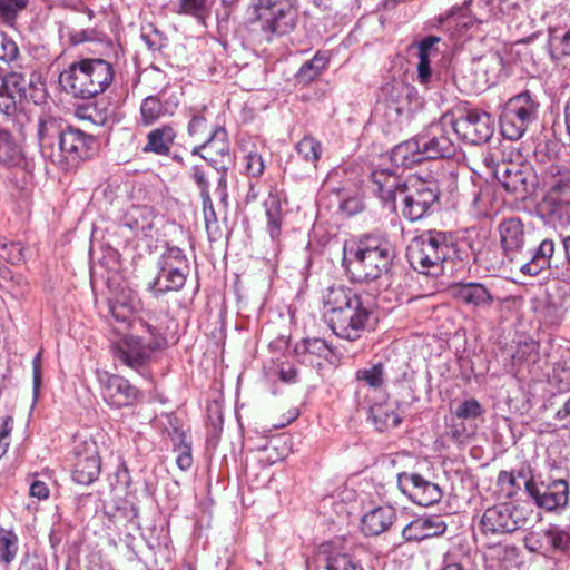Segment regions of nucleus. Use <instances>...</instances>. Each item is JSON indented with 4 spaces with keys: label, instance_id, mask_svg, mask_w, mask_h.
Returning a JSON list of instances; mask_svg holds the SVG:
<instances>
[{
    "label": "nucleus",
    "instance_id": "9",
    "mask_svg": "<svg viewBox=\"0 0 570 570\" xmlns=\"http://www.w3.org/2000/svg\"><path fill=\"white\" fill-rule=\"evenodd\" d=\"M494 178L515 200H525L534 193L538 183L529 165L505 159L495 164Z\"/></svg>",
    "mask_w": 570,
    "mask_h": 570
},
{
    "label": "nucleus",
    "instance_id": "16",
    "mask_svg": "<svg viewBox=\"0 0 570 570\" xmlns=\"http://www.w3.org/2000/svg\"><path fill=\"white\" fill-rule=\"evenodd\" d=\"M530 498L539 508L548 511L563 508L569 500V484L563 478L542 475Z\"/></svg>",
    "mask_w": 570,
    "mask_h": 570
},
{
    "label": "nucleus",
    "instance_id": "17",
    "mask_svg": "<svg viewBox=\"0 0 570 570\" xmlns=\"http://www.w3.org/2000/svg\"><path fill=\"white\" fill-rule=\"evenodd\" d=\"M76 462L72 469V480L82 485L95 482L100 474V458L95 443L77 445L73 449Z\"/></svg>",
    "mask_w": 570,
    "mask_h": 570
},
{
    "label": "nucleus",
    "instance_id": "4",
    "mask_svg": "<svg viewBox=\"0 0 570 570\" xmlns=\"http://www.w3.org/2000/svg\"><path fill=\"white\" fill-rule=\"evenodd\" d=\"M324 305L328 326L337 337L351 342L361 337L370 311L356 293L344 286H331L324 295Z\"/></svg>",
    "mask_w": 570,
    "mask_h": 570
},
{
    "label": "nucleus",
    "instance_id": "59",
    "mask_svg": "<svg viewBox=\"0 0 570 570\" xmlns=\"http://www.w3.org/2000/svg\"><path fill=\"white\" fill-rule=\"evenodd\" d=\"M23 278L20 275H14L12 271L6 265V262L0 261V288L11 291L22 283Z\"/></svg>",
    "mask_w": 570,
    "mask_h": 570
},
{
    "label": "nucleus",
    "instance_id": "15",
    "mask_svg": "<svg viewBox=\"0 0 570 570\" xmlns=\"http://www.w3.org/2000/svg\"><path fill=\"white\" fill-rule=\"evenodd\" d=\"M111 348L118 362L145 376L147 364L157 346L144 343L140 337L126 335L119 342L112 343Z\"/></svg>",
    "mask_w": 570,
    "mask_h": 570
},
{
    "label": "nucleus",
    "instance_id": "19",
    "mask_svg": "<svg viewBox=\"0 0 570 570\" xmlns=\"http://www.w3.org/2000/svg\"><path fill=\"white\" fill-rule=\"evenodd\" d=\"M193 155H199L205 160L225 168V159L230 160L229 142L224 127L215 126L202 144L193 148Z\"/></svg>",
    "mask_w": 570,
    "mask_h": 570
},
{
    "label": "nucleus",
    "instance_id": "8",
    "mask_svg": "<svg viewBox=\"0 0 570 570\" xmlns=\"http://www.w3.org/2000/svg\"><path fill=\"white\" fill-rule=\"evenodd\" d=\"M416 136L426 160L451 158L456 154L458 144L452 126V115H443L438 121L424 127Z\"/></svg>",
    "mask_w": 570,
    "mask_h": 570
},
{
    "label": "nucleus",
    "instance_id": "35",
    "mask_svg": "<svg viewBox=\"0 0 570 570\" xmlns=\"http://www.w3.org/2000/svg\"><path fill=\"white\" fill-rule=\"evenodd\" d=\"M556 245L550 238L543 239L531 255L530 261L520 266V272L528 276H537L543 269L551 267Z\"/></svg>",
    "mask_w": 570,
    "mask_h": 570
},
{
    "label": "nucleus",
    "instance_id": "33",
    "mask_svg": "<svg viewBox=\"0 0 570 570\" xmlns=\"http://www.w3.org/2000/svg\"><path fill=\"white\" fill-rule=\"evenodd\" d=\"M176 137V129L170 124L154 128L147 134L142 151L158 156H169Z\"/></svg>",
    "mask_w": 570,
    "mask_h": 570
},
{
    "label": "nucleus",
    "instance_id": "41",
    "mask_svg": "<svg viewBox=\"0 0 570 570\" xmlns=\"http://www.w3.org/2000/svg\"><path fill=\"white\" fill-rule=\"evenodd\" d=\"M1 85L4 90H10L19 99H31L37 102V97L33 94L27 92V77L21 72L11 71L1 78Z\"/></svg>",
    "mask_w": 570,
    "mask_h": 570
},
{
    "label": "nucleus",
    "instance_id": "42",
    "mask_svg": "<svg viewBox=\"0 0 570 570\" xmlns=\"http://www.w3.org/2000/svg\"><path fill=\"white\" fill-rule=\"evenodd\" d=\"M19 539L12 530L0 528V561L10 564L18 552Z\"/></svg>",
    "mask_w": 570,
    "mask_h": 570
},
{
    "label": "nucleus",
    "instance_id": "25",
    "mask_svg": "<svg viewBox=\"0 0 570 570\" xmlns=\"http://www.w3.org/2000/svg\"><path fill=\"white\" fill-rule=\"evenodd\" d=\"M452 18L458 17L456 23L468 27L473 22L483 23L494 18L493 0H469L463 7H453Z\"/></svg>",
    "mask_w": 570,
    "mask_h": 570
},
{
    "label": "nucleus",
    "instance_id": "49",
    "mask_svg": "<svg viewBox=\"0 0 570 570\" xmlns=\"http://www.w3.org/2000/svg\"><path fill=\"white\" fill-rule=\"evenodd\" d=\"M484 413V410L480 402L473 397L464 400L461 402L455 411L454 414L456 417L462 420H474L480 417Z\"/></svg>",
    "mask_w": 570,
    "mask_h": 570
},
{
    "label": "nucleus",
    "instance_id": "5",
    "mask_svg": "<svg viewBox=\"0 0 570 570\" xmlns=\"http://www.w3.org/2000/svg\"><path fill=\"white\" fill-rule=\"evenodd\" d=\"M454 253L451 235L440 230H428L414 237L407 246V261L413 269L424 275L436 276L443 263Z\"/></svg>",
    "mask_w": 570,
    "mask_h": 570
},
{
    "label": "nucleus",
    "instance_id": "26",
    "mask_svg": "<svg viewBox=\"0 0 570 570\" xmlns=\"http://www.w3.org/2000/svg\"><path fill=\"white\" fill-rule=\"evenodd\" d=\"M441 41L438 36H426L420 41L415 42L411 48H415L417 50L416 56L419 58V62L416 66L417 71V81L421 85L430 86L435 79L431 68V58L438 55L436 45Z\"/></svg>",
    "mask_w": 570,
    "mask_h": 570
},
{
    "label": "nucleus",
    "instance_id": "43",
    "mask_svg": "<svg viewBox=\"0 0 570 570\" xmlns=\"http://www.w3.org/2000/svg\"><path fill=\"white\" fill-rule=\"evenodd\" d=\"M140 39L151 52H159L167 46V37L153 23L141 26Z\"/></svg>",
    "mask_w": 570,
    "mask_h": 570
},
{
    "label": "nucleus",
    "instance_id": "22",
    "mask_svg": "<svg viewBox=\"0 0 570 570\" xmlns=\"http://www.w3.org/2000/svg\"><path fill=\"white\" fill-rule=\"evenodd\" d=\"M446 523L441 515L421 517L409 522L401 532L403 542H421L440 537L446 531Z\"/></svg>",
    "mask_w": 570,
    "mask_h": 570
},
{
    "label": "nucleus",
    "instance_id": "36",
    "mask_svg": "<svg viewBox=\"0 0 570 570\" xmlns=\"http://www.w3.org/2000/svg\"><path fill=\"white\" fill-rule=\"evenodd\" d=\"M397 404L391 402L375 403L370 406V416L375 429L380 432L399 426L402 421L397 413Z\"/></svg>",
    "mask_w": 570,
    "mask_h": 570
},
{
    "label": "nucleus",
    "instance_id": "62",
    "mask_svg": "<svg viewBox=\"0 0 570 570\" xmlns=\"http://www.w3.org/2000/svg\"><path fill=\"white\" fill-rule=\"evenodd\" d=\"M168 436L173 443L174 451L181 450L183 446H191V441L187 433L177 424H173L168 430Z\"/></svg>",
    "mask_w": 570,
    "mask_h": 570
},
{
    "label": "nucleus",
    "instance_id": "48",
    "mask_svg": "<svg viewBox=\"0 0 570 570\" xmlns=\"http://www.w3.org/2000/svg\"><path fill=\"white\" fill-rule=\"evenodd\" d=\"M549 384L554 387L559 393L570 390V367L562 363H557L553 366L552 373L549 376Z\"/></svg>",
    "mask_w": 570,
    "mask_h": 570
},
{
    "label": "nucleus",
    "instance_id": "39",
    "mask_svg": "<svg viewBox=\"0 0 570 570\" xmlns=\"http://www.w3.org/2000/svg\"><path fill=\"white\" fill-rule=\"evenodd\" d=\"M263 206L267 218V229L271 237L274 239L281 233L283 218L281 199L277 195L269 191V195L264 202Z\"/></svg>",
    "mask_w": 570,
    "mask_h": 570
},
{
    "label": "nucleus",
    "instance_id": "38",
    "mask_svg": "<svg viewBox=\"0 0 570 570\" xmlns=\"http://www.w3.org/2000/svg\"><path fill=\"white\" fill-rule=\"evenodd\" d=\"M328 58L321 52H316L314 57L305 61L295 75L296 82L308 85L314 81L327 67Z\"/></svg>",
    "mask_w": 570,
    "mask_h": 570
},
{
    "label": "nucleus",
    "instance_id": "34",
    "mask_svg": "<svg viewBox=\"0 0 570 570\" xmlns=\"http://www.w3.org/2000/svg\"><path fill=\"white\" fill-rule=\"evenodd\" d=\"M391 161L396 167L412 168L425 159L417 136L396 145L391 151Z\"/></svg>",
    "mask_w": 570,
    "mask_h": 570
},
{
    "label": "nucleus",
    "instance_id": "12",
    "mask_svg": "<svg viewBox=\"0 0 570 570\" xmlns=\"http://www.w3.org/2000/svg\"><path fill=\"white\" fill-rule=\"evenodd\" d=\"M181 95L179 88L165 86L156 95L145 97L139 107V122L144 127H149L165 117L174 116L180 104Z\"/></svg>",
    "mask_w": 570,
    "mask_h": 570
},
{
    "label": "nucleus",
    "instance_id": "60",
    "mask_svg": "<svg viewBox=\"0 0 570 570\" xmlns=\"http://www.w3.org/2000/svg\"><path fill=\"white\" fill-rule=\"evenodd\" d=\"M22 100L13 95L10 90H4V86L0 85V111L11 116L17 110L18 102Z\"/></svg>",
    "mask_w": 570,
    "mask_h": 570
},
{
    "label": "nucleus",
    "instance_id": "21",
    "mask_svg": "<svg viewBox=\"0 0 570 570\" xmlns=\"http://www.w3.org/2000/svg\"><path fill=\"white\" fill-rule=\"evenodd\" d=\"M501 248L505 256L513 257L521 253L527 243L525 226L519 217H509L498 226Z\"/></svg>",
    "mask_w": 570,
    "mask_h": 570
},
{
    "label": "nucleus",
    "instance_id": "32",
    "mask_svg": "<svg viewBox=\"0 0 570 570\" xmlns=\"http://www.w3.org/2000/svg\"><path fill=\"white\" fill-rule=\"evenodd\" d=\"M543 184L549 196H570V167L552 163L542 173Z\"/></svg>",
    "mask_w": 570,
    "mask_h": 570
},
{
    "label": "nucleus",
    "instance_id": "31",
    "mask_svg": "<svg viewBox=\"0 0 570 570\" xmlns=\"http://www.w3.org/2000/svg\"><path fill=\"white\" fill-rule=\"evenodd\" d=\"M94 97L105 92L114 81L115 70L110 62L101 58H85Z\"/></svg>",
    "mask_w": 570,
    "mask_h": 570
},
{
    "label": "nucleus",
    "instance_id": "13",
    "mask_svg": "<svg viewBox=\"0 0 570 570\" xmlns=\"http://www.w3.org/2000/svg\"><path fill=\"white\" fill-rule=\"evenodd\" d=\"M452 126L455 137L471 145L487 142L494 131L490 114L479 110H469L459 118L452 116Z\"/></svg>",
    "mask_w": 570,
    "mask_h": 570
},
{
    "label": "nucleus",
    "instance_id": "20",
    "mask_svg": "<svg viewBox=\"0 0 570 570\" xmlns=\"http://www.w3.org/2000/svg\"><path fill=\"white\" fill-rule=\"evenodd\" d=\"M59 83L62 89L76 98H94L85 59L71 63L60 72Z\"/></svg>",
    "mask_w": 570,
    "mask_h": 570
},
{
    "label": "nucleus",
    "instance_id": "55",
    "mask_svg": "<svg viewBox=\"0 0 570 570\" xmlns=\"http://www.w3.org/2000/svg\"><path fill=\"white\" fill-rule=\"evenodd\" d=\"M498 483L502 490H507V497L512 498L521 490L523 484L517 480L514 471H501L498 475Z\"/></svg>",
    "mask_w": 570,
    "mask_h": 570
},
{
    "label": "nucleus",
    "instance_id": "53",
    "mask_svg": "<svg viewBox=\"0 0 570 570\" xmlns=\"http://www.w3.org/2000/svg\"><path fill=\"white\" fill-rule=\"evenodd\" d=\"M23 259V247L20 243L0 242V261L10 264H18Z\"/></svg>",
    "mask_w": 570,
    "mask_h": 570
},
{
    "label": "nucleus",
    "instance_id": "54",
    "mask_svg": "<svg viewBox=\"0 0 570 570\" xmlns=\"http://www.w3.org/2000/svg\"><path fill=\"white\" fill-rule=\"evenodd\" d=\"M514 472L517 480H519L523 484V488L529 497L530 494H532L535 484L543 475L541 473L534 475L532 473L530 465L527 464H523L520 469L515 470Z\"/></svg>",
    "mask_w": 570,
    "mask_h": 570
},
{
    "label": "nucleus",
    "instance_id": "51",
    "mask_svg": "<svg viewBox=\"0 0 570 570\" xmlns=\"http://www.w3.org/2000/svg\"><path fill=\"white\" fill-rule=\"evenodd\" d=\"M202 203L206 230L210 238L216 237L220 230L210 196L202 198Z\"/></svg>",
    "mask_w": 570,
    "mask_h": 570
},
{
    "label": "nucleus",
    "instance_id": "44",
    "mask_svg": "<svg viewBox=\"0 0 570 570\" xmlns=\"http://www.w3.org/2000/svg\"><path fill=\"white\" fill-rule=\"evenodd\" d=\"M210 9L209 0H179L176 12L178 14L191 16L196 20L204 22Z\"/></svg>",
    "mask_w": 570,
    "mask_h": 570
},
{
    "label": "nucleus",
    "instance_id": "7",
    "mask_svg": "<svg viewBox=\"0 0 570 570\" xmlns=\"http://www.w3.org/2000/svg\"><path fill=\"white\" fill-rule=\"evenodd\" d=\"M540 101L530 90L512 96L500 115L502 135L509 140L520 139L539 118Z\"/></svg>",
    "mask_w": 570,
    "mask_h": 570
},
{
    "label": "nucleus",
    "instance_id": "57",
    "mask_svg": "<svg viewBox=\"0 0 570 570\" xmlns=\"http://www.w3.org/2000/svg\"><path fill=\"white\" fill-rule=\"evenodd\" d=\"M207 130H208V126H207L206 118L200 114L194 115L191 117V119L189 120V124L187 127V132H188L189 137L195 138L197 140H200V139L204 140L207 137L206 136Z\"/></svg>",
    "mask_w": 570,
    "mask_h": 570
},
{
    "label": "nucleus",
    "instance_id": "18",
    "mask_svg": "<svg viewBox=\"0 0 570 570\" xmlns=\"http://www.w3.org/2000/svg\"><path fill=\"white\" fill-rule=\"evenodd\" d=\"M100 377L101 395L106 403L114 407L132 405L139 397V391L125 377L106 374Z\"/></svg>",
    "mask_w": 570,
    "mask_h": 570
},
{
    "label": "nucleus",
    "instance_id": "10",
    "mask_svg": "<svg viewBox=\"0 0 570 570\" xmlns=\"http://www.w3.org/2000/svg\"><path fill=\"white\" fill-rule=\"evenodd\" d=\"M252 12V22L263 31L285 35L295 26V12L287 0H258Z\"/></svg>",
    "mask_w": 570,
    "mask_h": 570
},
{
    "label": "nucleus",
    "instance_id": "52",
    "mask_svg": "<svg viewBox=\"0 0 570 570\" xmlns=\"http://www.w3.org/2000/svg\"><path fill=\"white\" fill-rule=\"evenodd\" d=\"M19 57V48L6 32L0 31V60L6 63L14 62Z\"/></svg>",
    "mask_w": 570,
    "mask_h": 570
},
{
    "label": "nucleus",
    "instance_id": "61",
    "mask_svg": "<svg viewBox=\"0 0 570 570\" xmlns=\"http://www.w3.org/2000/svg\"><path fill=\"white\" fill-rule=\"evenodd\" d=\"M42 384V352L39 351L32 360V393L37 401Z\"/></svg>",
    "mask_w": 570,
    "mask_h": 570
},
{
    "label": "nucleus",
    "instance_id": "28",
    "mask_svg": "<svg viewBox=\"0 0 570 570\" xmlns=\"http://www.w3.org/2000/svg\"><path fill=\"white\" fill-rule=\"evenodd\" d=\"M472 69L481 76V83L475 89L482 90L483 87L493 86L500 80L504 71V61L498 51H490L473 60Z\"/></svg>",
    "mask_w": 570,
    "mask_h": 570
},
{
    "label": "nucleus",
    "instance_id": "14",
    "mask_svg": "<svg viewBox=\"0 0 570 570\" xmlns=\"http://www.w3.org/2000/svg\"><path fill=\"white\" fill-rule=\"evenodd\" d=\"M399 490L413 503L422 507L433 505L442 499L441 488L415 472L397 474Z\"/></svg>",
    "mask_w": 570,
    "mask_h": 570
},
{
    "label": "nucleus",
    "instance_id": "29",
    "mask_svg": "<svg viewBox=\"0 0 570 570\" xmlns=\"http://www.w3.org/2000/svg\"><path fill=\"white\" fill-rule=\"evenodd\" d=\"M539 212L541 216L554 226L566 227L570 225V196L544 195Z\"/></svg>",
    "mask_w": 570,
    "mask_h": 570
},
{
    "label": "nucleus",
    "instance_id": "37",
    "mask_svg": "<svg viewBox=\"0 0 570 570\" xmlns=\"http://www.w3.org/2000/svg\"><path fill=\"white\" fill-rule=\"evenodd\" d=\"M138 308L134 306L130 292H121L117 297L108 301L106 315L119 324L127 326L132 313Z\"/></svg>",
    "mask_w": 570,
    "mask_h": 570
},
{
    "label": "nucleus",
    "instance_id": "46",
    "mask_svg": "<svg viewBox=\"0 0 570 570\" xmlns=\"http://www.w3.org/2000/svg\"><path fill=\"white\" fill-rule=\"evenodd\" d=\"M549 53L552 60L559 61L570 56V28L562 35H551L548 42Z\"/></svg>",
    "mask_w": 570,
    "mask_h": 570
},
{
    "label": "nucleus",
    "instance_id": "2",
    "mask_svg": "<svg viewBox=\"0 0 570 570\" xmlns=\"http://www.w3.org/2000/svg\"><path fill=\"white\" fill-rule=\"evenodd\" d=\"M38 140L42 157L62 171H72L88 160L96 149V138L53 117L40 118Z\"/></svg>",
    "mask_w": 570,
    "mask_h": 570
},
{
    "label": "nucleus",
    "instance_id": "6",
    "mask_svg": "<svg viewBox=\"0 0 570 570\" xmlns=\"http://www.w3.org/2000/svg\"><path fill=\"white\" fill-rule=\"evenodd\" d=\"M156 267L157 273L147 287L156 298L169 292L180 291L190 271L188 258L183 249L168 244L159 255Z\"/></svg>",
    "mask_w": 570,
    "mask_h": 570
},
{
    "label": "nucleus",
    "instance_id": "58",
    "mask_svg": "<svg viewBox=\"0 0 570 570\" xmlns=\"http://www.w3.org/2000/svg\"><path fill=\"white\" fill-rule=\"evenodd\" d=\"M494 2V18L515 17L517 12L521 10L520 0H493Z\"/></svg>",
    "mask_w": 570,
    "mask_h": 570
},
{
    "label": "nucleus",
    "instance_id": "30",
    "mask_svg": "<svg viewBox=\"0 0 570 570\" xmlns=\"http://www.w3.org/2000/svg\"><path fill=\"white\" fill-rule=\"evenodd\" d=\"M386 371L383 363L379 362L368 367L358 368L355 372V399L358 404L365 403L362 401L364 389H370L374 392L381 391L385 385ZM366 399V396H364Z\"/></svg>",
    "mask_w": 570,
    "mask_h": 570
},
{
    "label": "nucleus",
    "instance_id": "47",
    "mask_svg": "<svg viewBox=\"0 0 570 570\" xmlns=\"http://www.w3.org/2000/svg\"><path fill=\"white\" fill-rule=\"evenodd\" d=\"M543 538L556 550L564 551L570 544V534L558 525H549L543 531Z\"/></svg>",
    "mask_w": 570,
    "mask_h": 570
},
{
    "label": "nucleus",
    "instance_id": "11",
    "mask_svg": "<svg viewBox=\"0 0 570 570\" xmlns=\"http://www.w3.org/2000/svg\"><path fill=\"white\" fill-rule=\"evenodd\" d=\"M527 523L523 508L512 503H500L484 511L480 520V531L487 537L505 534L525 527Z\"/></svg>",
    "mask_w": 570,
    "mask_h": 570
},
{
    "label": "nucleus",
    "instance_id": "64",
    "mask_svg": "<svg viewBox=\"0 0 570 570\" xmlns=\"http://www.w3.org/2000/svg\"><path fill=\"white\" fill-rule=\"evenodd\" d=\"M176 464L181 471H187L193 465L191 446H183L181 450H176Z\"/></svg>",
    "mask_w": 570,
    "mask_h": 570
},
{
    "label": "nucleus",
    "instance_id": "1",
    "mask_svg": "<svg viewBox=\"0 0 570 570\" xmlns=\"http://www.w3.org/2000/svg\"><path fill=\"white\" fill-rule=\"evenodd\" d=\"M375 193L380 199L393 210L400 209L403 218L417 222L430 216L439 200V188L435 181L415 180L407 185L395 171L376 168L371 174Z\"/></svg>",
    "mask_w": 570,
    "mask_h": 570
},
{
    "label": "nucleus",
    "instance_id": "27",
    "mask_svg": "<svg viewBox=\"0 0 570 570\" xmlns=\"http://www.w3.org/2000/svg\"><path fill=\"white\" fill-rule=\"evenodd\" d=\"M0 166L6 168L22 169L24 174L30 173L29 163L22 147L17 142L13 135L0 126Z\"/></svg>",
    "mask_w": 570,
    "mask_h": 570
},
{
    "label": "nucleus",
    "instance_id": "56",
    "mask_svg": "<svg viewBox=\"0 0 570 570\" xmlns=\"http://www.w3.org/2000/svg\"><path fill=\"white\" fill-rule=\"evenodd\" d=\"M208 420L212 428V435L208 438V442H216L224 424L223 413L219 404L215 403L208 407Z\"/></svg>",
    "mask_w": 570,
    "mask_h": 570
},
{
    "label": "nucleus",
    "instance_id": "23",
    "mask_svg": "<svg viewBox=\"0 0 570 570\" xmlns=\"http://www.w3.org/2000/svg\"><path fill=\"white\" fill-rule=\"evenodd\" d=\"M397 520V512L392 505H379L363 514L361 529L365 537H377L391 529Z\"/></svg>",
    "mask_w": 570,
    "mask_h": 570
},
{
    "label": "nucleus",
    "instance_id": "24",
    "mask_svg": "<svg viewBox=\"0 0 570 570\" xmlns=\"http://www.w3.org/2000/svg\"><path fill=\"white\" fill-rule=\"evenodd\" d=\"M451 293L456 301L474 308H489L494 303L493 294L481 283H456Z\"/></svg>",
    "mask_w": 570,
    "mask_h": 570
},
{
    "label": "nucleus",
    "instance_id": "63",
    "mask_svg": "<svg viewBox=\"0 0 570 570\" xmlns=\"http://www.w3.org/2000/svg\"><path fill=\"white\" fill-rule=\"evenodd\" d=\"M190 177L199 188L200 198L210 196L209 195V181L206 173L200 166H193L190 169Z\"/></svg>",
    "mask_w": 570,
    "mask_h": 570
},
{
    "label": "nucleus",
    "instance_id": "40",
    "mask_svg": "<svg viewBox=\"0 0 570 570\" xmlns=\"http://www.w3.org/2000/svg\"><path fill=\"white\" fill-rule=\"evenodd\" d=\"M29 3L30 0H0V24L13 28Z\"/></svg>",
    "mask_w": 570,
    "mask_h": 570
},
{
    "label": "nucleus",
    "instance_id": "50",
    "mask_svg": "<svg viewBox=\"0 0 570 570\" xmlns=\"http://www.w3.org/2000/svg\"><path fill=\"white\" fill-rule=\"evenodd\" d=\"M298 348H302L306 354L317 355L325 360H328L333 353L331 346L322 338H306L303 340Z\"/></svg>",
    "mask_w": 570,
    "mask_h": 570
},
{
    "label": "nucleus",
    "instance_id": "45",
    "mask_svg": "<svg viewBox=\"0 0 570 570\" xmlns=\"http://www.w3.org/2000/svg\"><path fill=\"white\" fill-rule=\"evenodd\" d=\"M296 150L302 158L316 166V163L321 158L322 145L312 136L303 137L296 145Z\"/></svg>",
    "mask_w": 570,
    "mask_h": 570
},
{
    "label": "nucleus",
    "instance_id": "3",
    "mask_svg": "<svg viewBox=\"0 0 570 570\" xmlns=\"http://www.w3.org/2000/svg\"><path fill=\"white\" fill-rule=\"evenodd\" d=\"M397 258L395 246L385 237L366 234L345 249L343 265L356 283H380L387 279Z\"/></svg>",
    "mask_w": 570,
    "mask_h": 570
}]
</instances>
